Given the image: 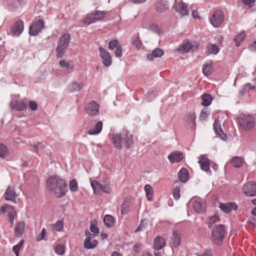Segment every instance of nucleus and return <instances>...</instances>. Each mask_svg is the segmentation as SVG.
Wrapping results in <instances>:
<instances>
[{
    "mask_svg": "<svg viewBox=\"0 0 256 256\" xmlns=\"http://www.w3.org/2000/svg\"><path fill=\"white\" fill-rule=\"evenodd\" d=\"M46 186L50 192L58 198L64 196L68 191L66 181L57 176L49 178L46 181Z\"/></svg>",
    "mask_w": 256,
    "mask_h": 256,
    "instance_id": "nucleus-1",
    "label": "nucleus"
},
{
    "mask_svg": "<svg viewBox=\"0 0 256 256\" xmlns=\"http://www.w3.org/2000/svg\"><path fill=\"white\" fill-rule=\"evenodd\" d=\"M112 142L114 147L118 149L122 148V144L127 148H130L133 144V136L127 131H123L120 134H114Z\"/></svg>",
    "mask_w": 256,
    "mask_h": 256,
    "instance_id": "nucleus-2",
    "label": "nucleus"
},
{
    "mask_svg": "<svg viewBox=\"0 0 256 256\" xmlns=\"http://www.w3.org/2000/svg\"><path fill=\"white\" fill-rule=\"evenodd\" d=\"M226 234V230L224 225L218 224L216 226L212 231V241L216 245H220L222 244Z\"/></svg>",
    "mask_w": 256,
    "mask_h": 256,
    "instance_id": "nucleus-3",
    "label": "nucleus"
},
{
    "mask_svg": "<svg viewBox=\"0 0 256 256\" xmlns=\"http://www.w3.org/2000/svg\"><path fill=\"white\" fill-rule=\"evenodd\" d=\"M238 120L240 127L246 131L250 130L254 126V118L250 115L240 114L238 117Z\"/></svg>",
    "mask_w": 256,
    "mask_h": 256,
    "instance_id": "nucleus-4",
    "label": "nucleus"
},
{
    "mask_svg": "<svg viewBox=\"0 0 256 256\" xmlns=\"http://www.w3.org/2000/svg\"><path fill=\"white\" fill-rule=\"evenodd\" d=\"M224 19V12L220 10L214 11L210 18V22L214 28H218L223 24Z\"/></svg>",
    "mask_w": 256,
    "mask_h": 256,
    "instance_id": "nucleus-5",
    "label": "nucleus"
},
{
    "mask_svg": "<svg viewBox=\"0 0 256 256\" xmlns=\"http://www.w3.org/2000/svg\"><path fill=\"white\" fill-rule=\"evenodd\" d=\"M106 15V12L104 11L95 10L94 12L88 14L84 20L86 25H89L92 23L102 20Z\"/></svg>",
    "mask_w": 256,
    "mask_h": 256,
    "instance_id": "nucleus-6",
    "label": "nucleus"
},
{
    "mask_svg": "<svg viewBox=\"0 0 256 256\" xmlns=\"http://www.w3.org/2000/svg\"><path fill=\"white\" fill-rule=\"evenodd\" d=\"M198 47L199 44L196 42H187L186 43L182 44L178 48V50L180 54H184L188 52L190 50L192 52L196 50Z\"/></svg>",
    "mask_w": 256,
    "mask_h": 256,
    "instance_id": "nucleus-7",
    "label": "nucleus"
},
{
    "mask_svg": "<svg viewBox=\"0 0 256 256\" xmlns=\"http://www.w3.org/2000/svg\"><path fill=\"white\" fill-rule=\"evenodd\" d=\"M91 186L94 190V194L100 195L102 192L106 194H110L111 190L110 188L108 186H104L98 183L96 180H93L91 182Z\"/></svg>",
    "mask_w": 256,
    "mask_h": 256,
    "instance_id": "nucleus-8",
    "label": "nucleus"
},
{
    "mask_svg": "<svg viewBox=\"0 0 256 256\" xmlns=\"http://www.w3.org/2000/svg\"><path fill=\"white\" fill-rule=\"evenodd\" d=\"M44 22L42 20H39L32 23L29 28V34L31 36H36L44 28Z\"/></svg>",
    "mask_w": 256,
    "mask_h": 256,
    "instance_id": "nucleus-9",
    "label": "nucleus"
},
{
    "mask_svg": "<svg viewBox=\"0 0 256 256\" xmlns=\"http://www.w3.org/2000/svg\"><path fill=\"white\" fill-rule=\"evenodd\" d=\"M26 98H24L20 100H13L10 103V108L16 111H22L26 109L28 107Z\"/></svg>",
    "mask_w": 256,
    "mask_h": 256,
    "instance_id": "nucleus-10",
    "label": "nucleus"
},
{
    "mask_svg": "<svg viewBox=\"0 0 256 256\" xmlns=\"http://www.w3.org/2000/svg\"><path fill=\"white\" fill-rule=\"evenodd\" d=\"M100 105L96 102L92 100L85 108L86 112L90 116H96L99 114Z\"/></svg>",
    "mask_w": 256,
    "mask_h": 256,
    "instance_id": "nucleus-11",
    "label": "nucleus"
},
{
    "mask_svg": "<svg viewBox=\"0 0 256 256\" xmlns=\"http://www.w3.org/2000/svg\"><path fill=\"white\" fill-rule=\"evenodd\" d=\"M98 50L103 64L106 67L110 66L112 63V58L110 54L102 46L100 47Z\"/></svg>",
    "mask_w": 256,
    "mask_h": 256,
    "instance_id": "nucleus-12",
    "label": "nucleus"
},
{
    "mask_svg": "<svg viewBox=\"0 0 256 256\" xmlns=\"http://www.w3.org/2000/svg\"><path fill=\"white\" fill-rule=\"evenodd\" d=\"M243 192L248 196H256V182L253 181L246 182L243 186Z\"/></svg>",
    "mask_w": 256,
    "mask_h": 256,
    "instance_id": "nucleus-13",
    "label": "nucleus"
},
{
    "mask_svg": "<svg viewBox=\"0 0 256 256\" xmlns=\"http://www.w3.org/2000/svg\"><path fill=\"white\" fill-rule=\"evenodd\" d=\"M85 236H86V238L84 242V248L88 250L95 248L98 244V242L96 240L91 241L92 239L94 238L92 236V234L88 230H86L85 232Z\"/></svg>",
    "mask_w": 256,
    "mask_h": 256,
    "instance_id": "nucleus-14",
    "label": "nucleus"
},
{
    "mask_svg": "<svg viewBox=\"0 0 256 256\" xmlns=\"http://www.w3.org/2000/svg\"><path fill=\"white\" fill-rule=\"evenodd\" d=\"M24 23L22 20L16 21L10 28V32L15 36H20L24 30Z\"/></svg>",
    "mask_w": 256,
    "mask_h": 256,
    "instance_id": "nucleus-15",
    "label": "nucleus"
},
{
    "mask_svg": "<svg viewBox=\"0 0 256 256\" xmlns=\"http://www.w3.org/2000/svg\"><path fill=\"white\" fill-rule=\"evenodd\" d=\"M174 8L176 11L181 16H186L188 14V10L187 5L182 2H175Z\"/></svg>",
    "mask_w": 256,
    "mask_h": 256,
    "instance_id": "nucleus-16",
    "label": "nucleus"
},
{
    "mask_svg": "<svg viewBox=\"0 0 256 256\" xmlns=\"http://www.w3.org/2000/svg\"><path fill=\"white\" fill-rule=\"evenodd\" d=\"M154 8L156 12L162 13L169 9L168 2L166 0H156L154 4Z\"/></svg>",
    "mask_w": 256,
    "mask_h": 256,
    "instance_id": "nucleus-17",
    "label": "nucleus"
},
{
    "mask_svg": "<svg viewBox=\"0 0 256 256\" xmlns=\"http://www.w3.org/2000/svg\"><path fill=\"white\" fill-rule=\"evenodd\" d=\"M198 164L201 169L204 172H208L210 170V162L206 154H202L198 158Z\"/></svg>",
    "mask_w": 256,
    "mask_h": 256,
    "instance_id": "nucleus-18",
    "label": "nucleus"
},
{
    "mask_svg": "<svg viewBox=\"0 0 256 256\" xmlns=\"http://www.w3.org/2000/svg\"><path fill=\"white\" fill-rule=\"evenodd\" d=\"M196 116L194 112H189L186 116V122L187 126L192 130H194L196 126Z\"/></svg>",
    "mask_w": 256,
    "mask_h": 256,
    "instance_id": "nucleus-19",
    "label": "nucleus"
},
{
    "mask_svg": "<svg viewBox=\"0 0 256 256\" xmlns=\"http://www.w3.org/2000/svg\"><path fill=\"white\" fill-rule=\"evenodd\" d=\"M166 245L164 238L160 236H156L154 240L153 248L158 250L163 248Z\"/></svg>",
    "mask_w": 256,
    "mask_h": 256,
    "instance_id": "nucleus-20",
    "label": "nucleus"
},
{
    "mask_svg": "<svg viewBox=\"0 0 256 256\" xmlns=\"http://www.w3.org/2000/svg\"><path fill=\"white\" fill-rule=\"evenodd\" d=\"M16 196L17 194L15 192L14 188L12 186H8L4 193L5 200L14 202Z\"/></svg>",
    "mask_w": 256,
    "mask_h": 256,
    "instance_id": "nucleus-21",
    "label": "nucleus"
},
{
    "mask_svg": "<svg viewBox=\"0 0 256 256\" xmlns=\"http://www.w3.org/2000/svg\"><path fill=\"white\" fill-rule=\"evenodd\" d=\"M220 208L225 213H230L232 210H236L238 206L234 202H228L226 204H220Z\"/></svg>",
    "mask_w": 256,
    "mask_h": 256,
    "instance_id": "nucleus-22",
    "label": "nucleus"
},
{
    "mask_svg": "<svg viewBox=\"0 0 256 256\" xmlns=\"http://www.w3.org/2000/svg\"><path fill=\"white\" fill-rule=\"evenodd\" d=\"M168 158L172 163L179 162L184 158V156L182 152L176 151L170 154L168 156Z\"/></svg>",
    "mask_w": 256,
    "mask_h": 256,
    "instance_id": "nucleus-23",
    "label": "nucleus"
},
{
    "mask_svg": "<svg viewBox=\"0 0 256 256\" xmlns=\"http://www.w3.org/2000/svg\"><path fill=\"white\" fill-rule=\"evenodd\" d=\"M26 224L24 222H19L14 228V236L16 237H21L24 231Z\"/></svg>",
    "mask_w": 256,
    "mask_h": 256,
    "instance_id": "nucleus-24",
    "label": "nucleus"
},
{
    "mask_svg": "<svg viewBox=\"0 0 256 256\" xmlns=\"http://www.w3.org/2000/svg\"><path fill=\"white\" fill-rule=\"evenodd\" d=\"M178 176L180 181L182 183L186 182L190 178L189 173L187 169L182 168L178 172Z\"/></svg>",
    "mask_w": 256,
    "mask_h": 256,
    "instance_id": "nucleus-25",
    "label": "nucleus"
},
{
    "mask_svg": "<svg viewBox=\"0 0 256 256\" xmlns=\"http://www.w3.org/2000/svg\"><path fill=\"white\" fill-rule=\"evenodd\" d=\"M214 128L215 132L220 136V137L223 140H227L226 135L223 132L220 125L218 123V121H215L214 124Z\"/></svg>",
    "mask_w": 256,
    "mask_h": 256,
    "instance_id": "nucleus-26",
    "label": "nucleus"
},
{
    "mask_svg": "<svg viewBox=\"0 0 256 256\" xmlns=\"http://www.w3.org/2000/svg\"><path fill=\"white\" fill-rule=\"evenodd\" d=\"M164 54L162 49L160 48H155L152 53L147 54V58L150 60H152L154 58H160Z\"/></svg>",
    "mask_w": 256,
    "mask_h": 256,
    "instance_id": "nucleus-27",
    "label": "nucleus"
},
{
    "mask_svg": "<svg viewBox=\"0 0 256 256\" xmlns=\"http://www.w3.org/2000/svg\"><path fill=\"white\" fill-rule=\"evenodd\" d=\"M172 244L173 246L177 247L180 243V234L175 230L172 231V236L171 238Z\"/></svg>",
    "mask_w": 256,
    "mask_h": 256,
    "instance_id": "nucleus-28",
    "label": "nucleus"
},
{
    "mask_svg": "<svg viewBox=\"0 0 256 256\" xmlns=\"http://www.w3.org/2000/svg\"><path fill=\"white\" fill-rule=\"evenodd\" d=\"M104 222L107 228H112L115 225L116 220L112 216L106 214L104 216Z\"/></svg>",
    "mask_w": 256,
    "mask_h": 256,
    "instance_id": "nucleus-29",
    "label": "nucleus"
},
{
    "mask_svg": "<svg viewBox=\"0 0 256 256\" xmlns=\"http://www.w3.org/2000/svg\"><path fill=\"white\" fill-rule=\"evenodd\" d=\"M102 121L98 122L94 126V128L90 129L88 131V134L90 135H95L98 134L102 130Z\"/></svg>",
    "mask_w": 256,
    "mask_h": 256,
    "instance_id": "nucleus-30",
    "label": "nucleus"
},
{
    "mask_svg": "<svg viewBox=\"0 0 256 256\" xmlns=\"http://www.w3.org/2000/svg\"><path fill=\"white\" fill-rule=\"evenodd\" d=\"M70 36L68 33L62 34L58 44L68 48L70 42Z\"/></svg>",
    "mask_w": 256,
    "mask_h": 256,
    "instance_id": "nucleus-31",
    "label": "nucleus"
},
{
    "mask_svg": "<svg viewBox=\"0 0 256 256\" xmlns=\"http://www.w3.org/2000/svg\"><path fill=\"white\" fill-rule=\"evenodd\" d=\"M193 208L196 213H204L205 212L204 206L198 200H196L194 202Z\"/></svg>",
    "mask_w": 256,
    "mask_h": 256,
    "instance_id": "nucleus-32",
    "label": "nucleus"
},
{
    "mask_svg": "<svg viewBox=\"0 0 256 256\" xmlns=\"http://www.w3.org/2000/svg\"><path fill=\"white\" fill-rule=\"evenodd\" d=\"M202 105L204 106H208L210 104L212 100V97L210 94H204L202 96Z\"/></svg>",
    "mask_w": 256,
    "mask_h": 256,
    "instance_id": "nucleus-33",
    "label": "nucleus"
},
{
    "mask_svg": "<svg viewBox=\"0 0 256 256\" xmlns=\"http://www.w3.org/2000/svg\"><path fill=\"white\" fill-rule=\"evenodd\" d=\"M131 41L132 44L135 46L137 50H139L140 49L142 46V42L139 37L138 34L133 36Z\"/></svg>",
    "mask_w": 256,
    "mask_h": 256,
    "instance_id": "nucleus-34",
    "label": "nucleus"
},
{
    "mask_svg": "<svg viewBox=\"0 0 256 256\" xmlns=\"http://www.w3.org/2000/svg\"><path fill=\"white\" fill-rule=\"evenodd\" d=\"M83 86L84 84L82 82H73L69 86V90L72 92L76 91H80Z\"/></svg>",
    "mask_w": 256,
    "mask_h": 256,
    "instance_id": "nucleus-35",
    "label": "nucleus"
},
{
    "mask_svg": "<svg viewBox=\"0 0 256 256\" xmlns=\"http://www.w3.org/2000/svg\"><path fill=\"white\" fill-rule=\"evenodd\" d=\"M231 163L236 168H241L244 165V160L241 157H234L231 159Z\"/></svg>",
    "mask_w": 256,
    "mask_h": 256,
    "instance_id": "nucleus-36",
    "label": "nucleus"
},
{
    "mask_svg": "<svg viewBox=\"0 0 256 256\" xmlns=\"http://www.w3.org/2000/svg\"><path fill=\"white\" fill-rule=\"evenodd\" d=\"M246 36V32L244 30H243L236 36L234 39V41L235 42V44L237 47L239 46L240 45L241 43L245 38Z\"/></svg>",
    "mask_w": 256,
    "mask_h": 256,
    "instance_id": "nucleus-37",
    "label": "nucleus"
},
{
    "mask_svg": "<svg viewBox=\"0 0 256 256\" xmlns=\"http://www.w3.org/2000/svg\"><path fill=\"white\" fill-rule=\"evenodd\" d=\"M213 71L212 68V61L208 64H205L203 66L202 72L206 76H208L210 75Z\"/></svg>",
    "mask_w": 256,
    "mask_h": 256,
    "instance_id": "nucleus-38",
    "label": "nucleus"
},
{
    "mask_svg": "<svg viewBox=\"0 0 256 256\" xmlns=\"http://www.w3.org/2000/svg\"><path fill=\"white\" fill-rule=\"evenodd\" d=\"M8 210V216H10V212H12L13 214H16V211L14 206H10L8 204H6L2 205L0 209V212L4 214L6 211Z\"/></svg>",
    "mask_w": 256,
    "mask_h": 256,
    "instance_id": "nucleus-39",
    "label": "nucleus"
},
{
    "mask_svg": "<svg viewBox=\"0 0 256 256\" xmlns=\"http://www.w3.org/2000/svg\"><path fill=\"white\" fill-rule=\"evenodd\" d=\"M67 47L61 46L60 44H58V46L56 48V56L58 58H62L64 55L65 54L66 50L67 49Z\"/></svg>",
    "mask_w": 256,
    "mask_h": 256,
    "instance_id": "nucleus-40",
    "label": "nucleus"
},
{
    "mask_svg": "<svg viewBox=\"0 0 256 256\" xmlns=\"http://www.w3.org/2000/svg\"><path fill=\"white\" fill-rule=\"evenodd\" d=\"M144 190L148 200H152L154 194L152 188L150 184H146L144 186Z\"/></svg>",
    "mask_w": 256,
    "mask_h": 256,
    "instance_id": "nucleus-41",
    "label": "nucleus"
},
{
    "mask_svg": "<svg viewBox=\"0 0 256 256\" xmlns=\"http://www.w3.org/2000/svg\"><path fill=\"white\" fill-rule=\"evenodd\" d=\"M220 221V217L216 214H214L208 218L207 220V224L208 228H211L215 223Z\"/></svg>",
    "mask_w": 256,
    "mask_h": 256,
    "instance_id": "nucleus-42",
    "label": "nucleus"
},
{
    "mask_svg": "<svg viewBox=\"0 0 256 256\" xmlns=\"http://www.w3.org/2000/svg\"><path fill=\"white\" fill-rule=\"evenodd\" d=\"M8 150L6 146L0 143V158H4L8 155Z\"/></svg>",
    "mask_w": 256,
    "mask_h": 256,
    "instance_id": "nucleus-43",
    "label": "nucleus"
},
{
    "mask_svg": "<svg viewBox=\"0 0 256 256\" xmlns=\"http://www.w3.org/2000/svg\"><path fill=\"white\" fill-rule=\"evenodd\" d=\"M24 240H21L18 244H17L16 245H15L13 247L12 250L14 252V253L15 254L16 256H19V252H20V248H22V246L24 244Z\"/></svg>",
    "mask_w": 256,
    "mask_h": 256,
    "instance_id": "nucleus-44",
    "label": "nucleus"
},
{
    "mask_svg": "<svg viewBox=\"0 0 256 256\" xmlns=\"http://www.w3.org/2000/svg\"><path fill=\"white\" fill-rule=\"evenodd\" d=\"M207 48L210 50V54H217L220 50L218 46L215 44H210L207 46Z\"/></svg>",
    "mask_w": 256,
    "mask_h": 256,
    "instance_id": "nucleus-45",
    "label": "nucleus"
},
{
    "mask_svg": "<svg viewBox=\"0 0 256 256\" xmlns=\"http://www.w3.org/2000/svg\"><path fill=\"white\" fill-rule=\"evenodd\" d=\"M54 251L59 255H63L65 252V247L63 244H58L54 248Z\"/></svg>",
    "mask_w": 256,
    "mask_h": 256,
    "instance_id": "nucleus-46",
    "label": "nucleus"
},
{
    "mask_svg": "<svg viewBox=\"0 0 256 256\" xmlns=\"http://www.w3.org/2000/svg\"><path fill=\"white\" fill-rule=\"evenodd\" d=\"M130 207L129 203L127 201H125L121 206V214H126L128 212Z\"/></svg>",
    "mask_w": 256,
    "mask_h": 256,
    "instance_id": "nucleus-47",
    "label": "nucleus"
},
{
    "mask_svg": "<svg viewBox=\"0 0 256 256\" xmlns=\"http://www.w3.org/2000/svg\"><path fill=\"white\" fill-rule=\"evenodd\" d=\"M70 189L72 192H76L78 189V184L76 180L73 179L70 182Z\"/></svg>",
    "mask_w": 256,
    "mask_h": 256,
    "instance_id": "nucleus-48",
    "label": "nucleus"
},
{
    "mask_svg": "<svg viewBox=\"0 0 256 256\" xmlns=\"http://www.w3.org/2000/svg\"><path fill=\"white\" fill-rule=\"evenodd\" d=\"M90 230L93 233L92 234V236L94 238L96 236L99 234V228L97 227L96 224H92L90 226Z\"/></svg>",
    "mask_w": 256,
    "mask_h": 256,
    "instance_id": "nucleus-49",
    "label": "nucleus"
},
{
    "mask_svg": "<svg viewBox=\"0 0 256 256\" xmlns=\"http://www.w3.org/2000/svg\"><path fill=\"white\" fill-rule=\"evenodd\" d=\"M149 28L151 31L154 32L156 34H160L162 33V30L156 24H150V25Z\"/></svg>",
    "mask_w": 256,
    "mask_h": 256,
    "instance_id": "nucleus-50",
    "label": "nucleus"
},
{
    "mask_svg": "<svg viewBox=\"0 0 256 256\" xmlns=\"http://www.w3.org/2000/svg\"><path fill=\"white\" fill-rule=\"evenodd\" d=\"M60 65L65 68L68 70L72 69L74 68V66L72 64H70L66 60H61L60 62Z\"/></svg>",
    "mask_w": 256,
    "mask_h": 256,
    "instance_id": "nucleus-51",
    "label": "nucleus"
},
{
    "mask_svg": "<svg viewBox=\"0 0 256 256\" xmlns=\"http://www.w3.org/2000/svg\"><path fill=\"white\" fill-rule=\"evenodd\" d=\"M120 46V45L117 40H113L108 42V48L112 50Z\"/></svg>",
    "mask_w": 256,
    "mask_h": 256,
    "instance_id": "nucleus-52",
    "label": "nucleus"
},
{
    "mask_svg": "<svg viewBox=\"0 0 256 256\" xmlns=\"http://www.w3.org/2000/svg\"><path fill=\"white\" fill-rule=\"evenodd\" d=\"M180 187L179 186H176L175 188H174L172 192V194L175 200H178L180 198Z\"/></svg>",
    "mask_w": 256,
    "mask_h": 256,
    "instance_id": "nucleus-53",
    "label": "nucleus"
},
{
    "mask_svg": "<svg viewBox=\"0 0 256 256\" xmlns=\"http://www.w3.org/2000/svg\"><path fill=\"white\" fill-rule=\"evenodd\" d=\"M46 229L44 228H42V230L40 234H39L38 236H36V241H40V240H46L47 238H46Z\"/></svg>",
    "mask_w": 256,
    "mask_h": 256,
    "instance_id": "nucleus-54",
    "label": "nucleus"
},
{
    "mask_svg": "<svg viewBox=\"0 0 256 256\" xmlns=\"http://www.w3.org/2000/svg\"><path fill=\"white\" fill-rule=\"evenodd\" d=\"M208 116V110L206 108L203 109L200 115V120H204L207 116Z\"/></svg>",
    "mask_w": 256,
    "mask_h": 256,
    "instance_id": "nucleus-55",
    "label": "nucleus"
},
{
    "mask_svg": "<svg viewBox=\"0 0 256 256\" xmlns=\"http://www.w3.org/2000/svg\"><path fill=\"white\" fill-rule=\"evenodd\" d=\"M146 220H142L140 221V222L137 228L135 230V232H138L141 231L144 229V228L146 227L147 224H144V222Z\"/></svg>",
    "mask_w": 256,
    "mask_h": 256,
    "instance_id": "nucleus-56",
    "label": "nucleus"
},
{
    "mask_svg": "<svg viewBox=\"0 0 256 256\" xmlns=\"http://www.w3.org/2000/svg\"><path fill=\"white\" fill-rule=\"evenodd\" d=\"M29 107L32 110L34 111L38 108V104L35 101L30 100Z\"/></svg>",
    "mask_w": 256,
    "mask_h": 256,
    "instance_id": "nucleus-57",
    "label": "nucleus"
},
{
    "mask_svg": "<svg viewBox=\"0 0 256 256\" xmlns=\"http://www.w3.org/2000/svg\"><path fill=\"white\" fill-rule=\"evenodd\" d=\"M54 226L58 228L57 230L58 231L61 230L64 227V222L62 220H58L54 224Z\"/></svg>",
    "mask_w": 256,
    "mask_h": 256,
    "instance_id": "nucleus-58",
    "label": "nucleus"
},
{
    "mask_svg": "<svg viewBox=\"0 0 256 256\" xmlns=\"http://www.w3.org/2000/svg\"><path fill=\"white\" fill-rule=\"evenodd\" d=\"M122 55V48L121 46H118L115 50V56L116 57L120 58Z\"/></svg>",
    "mask_w": 256,
    "mask_h": 256,
    "instance_id": "nucleus-59",
    "label": "nucleus"
},
{
    "mask_svg": "<svg viewBox=\"0 0 256 256\" xmlns=\"http://www.w3.org/2000/svg\"><path fill=\"white\" fill-rule=\"evenodd\" d=\"M244 4L252 8L254 6L255 0H242Z\"/></svg>",
    "mask_w": 256,
    "mask_h": 256,
    "instance_id": "nucleus-60",
    "label": "nucleus"
},
{
    "mask_svg": "<svg viewBox=\"0 0 256 256\" xmlns=\"http://www.w3.org/2000/svg\"><path fill=\"white\" fill-rule=\"evenodd\" d=\"M16 214H13L12 212H10V216H8V219L10 222L11 225L10 226L12 227L14 224V215Z\"/></svg>",
    "mask_w": 256,
    "mask_h": 256,
    "instance_id": "nucleus-61",
    "label": "nucleus"
},
{
    "mask_svg": "<svg viewBox=\"0 0 256 256\" xmlns=\"http://www.w3.org/2000/svg\"><path fill=\"white\" fill-rule=\"evenodd\" d=\"M248 48L252 52H256V40L248 46Z\"/></svg>",
    "mask_w": 256,
    "mask_h": 256,
    "instance_id": "nucleus-62",
    "label": "nucleus"
},
{
    "mask_svg": "<svg viewBox=\"0 0 256 256\" xmlns=\"http://www.w3.org/2000/svg\"><path fill=\"white\" fill-rule=\"evenodd\" d=\"M141 244H136L134 246V250L136 252H138L140 251V246Z\"/></svg>",
    "mask_w": 256,
    "mask_h": 256,
    "instance_id": "nucleus-63",
    "label": "nucleus"
},
{
    "mask_svg": "<svg viewBox=\"0 0 256 256\" xmlns=\"http://www.w3.org/2000/svg\"><path fill=\"white\" fill-rule=\"evenodd\" d=\"M192 16L194 18H200V16L198 15V12L196 10H193L192 11Z\"/></svg>",
    "mask_w": 256,
    "mask_h": 256,
    "instance_id": "nucleus-64",
    "label": "nucleus"
}]
</instances>
